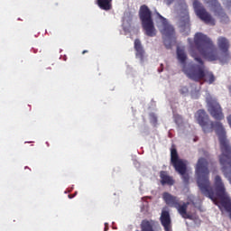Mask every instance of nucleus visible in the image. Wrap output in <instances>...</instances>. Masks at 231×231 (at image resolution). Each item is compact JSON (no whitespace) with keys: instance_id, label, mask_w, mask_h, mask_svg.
I'll use <instances>...</instances> for the list:
<instances>
[{"instance_id":"nucleus-18","label":"nucleus","mask_w":231,"mask_h":231,"mask_svg":"<svg viewBox=\"0 0 231 231\" xmlns=\"http://www.w3.org/2000/svg\"><path fill=\"white\" fill-rule=\"evenodd\" d=\"M179 174H180V176H182V180H183L184 183H189V180H190V178L187 174V164H185V171H184V172L183 173L179 172Z\"/></svg>"},{"instance_id":"nucleus-15","label":"nucleus","mask_w":231,"mask_h":231,"mask_svg":"<svg viewBox=\"0 0 231 231\" xmlns=\"http://www.w3.org/2000/svg\"><path fill=\"white\" fill-rule=\"evenodd\" d=\"M113 2V0H97V5L99 6V8H101V10H111L112 5L111 3Z\"/></svg>"},{"instance_id":"nucleus-16","label":"nucleus","mask_w":231,"mask_h":231,"mask_svg":"<svg viewBox=\"0 0 231 231\" xmlns=\"http://www.w3.org/2000/svg\"><path fill=\"white\" fill-rule=\"evenodd\" d=\"M180 30L181 32H190V20L189 18L180 22Z\"/></svg>"},{"instance_id":"nucleus-6","label":"nucleus","mask_w":231,"mask_h":231,"mask_svg":"<svg viewBox=\"0 0 231 231\" xmlns=\"http://www.w3.org/2000/svg\"><path fill=\"white\" fill-rule=\"evenodd\" d=\"M156 24L157 28H159L160 32L166 39H175L176 37V30L172 24L169 23V21L166 20L165 17L161 15L160 13L156 12Z\"/></svg>"},{"instance_id":"nucleus-8","label":"nucleus","mask_w":231,"mask_h":231,"mask_svg":"<svg viewBox=\"0 0 231 231\" xmlns=\"http://www.w3.org/2000/svg\"><path fill=\"white\" fill-rule=\"evenodd\" d=\"M206 102L208 104V111L215 120H223L225 118L223 108H221V105L216 99L212 97H208Z\"/></svg>"},{"instance_id":"nucleus-14","label":"nucleus","mask_w":231,"mask_h":231,"mask_svg":"<svg viewBox=\"0 0 231 231\" xmlns=\"http://www.w3.org/2000/svg\"><path fill=\"white\" fill-rule=\"evenodd\" d=\"M177 59L180 64H185V62H187V53H185L184 49L180 47L177 48Z\"/></svg>"},{"instance_id":"nucleus-3","label":"nucleus","mask_w":231,"mask_h":231,"mask_svg":"<svg viewBox=\"0 0 231 231\" xmlns=\"http://www.w3.org/2000/svg\"><path fill=\"white\" fill-rule=\"evenodd\" d=\"M191 57H193L194 60L199 63L191 64L188 68L183 69V72L186 74L188 79L193 80L194 82H201L200 86H203V82H208V84H214L216 81V77L214 73L207 69L205 67V62L196 51H191Z\"/></svg>"},{"instance_id":"nucleus-13","label":"nucleus","mask_w":231,"mask_h":231,"mask_svg":"<svg viewBox=\"0 0 231 231\" xmlns=\"http://www.w3.org/2000/svg\"><path fill=\"white\" fill-rule=\"evenodd\" d=\"M154 225V221L144 219L141 222V230L142 231H154L152 227Z\"/></svg>"},{"instance_id":"nucleus-20","label":"nucleus","mask_w":231,"mask_h":231,"mask_svg":"<svg viewBox=\"0 0 231 231\" xmlns=\"http://www.w3.org/2000/svg\"><path fill=\"white\" fill-rule=\"evenodd\" d=\"M177 3L180 6H182V8L186 5L185 0H177Z\"/></svg>"},{"instance_id":"nucleus-23","label":"nucleus","mask_w":231,"mask_h":231,"mask_svg":"<svg viewBox=\"0 0 231 231\" xmlns=\"http://www.w3.org/2000/svg\"><path fill=\"white\" fill-rule=\"evenodd\" d=\"M69 198L72 199V198H75V195H69Z\"/></svg>"},{"instance_id":"nucleus-24","label":"nucleus","mask_w":231,"mask_h":231,"mask_svg":"<svg viewBox=\"0 0 231 231\" xmlns=\"http://www.w3.org/2000/svg\"><path fill=\"white\" fill-rule=\"evenodd\" d=\"M86 53H88V51H82V55H84V54H86Z\"/></svg>"},{"instance_id":"nucleus-5","label":"nucleus","mask_w":231,"mask_h":231,"mask_svg":"<svg viewBox=\"0 0 231 231\" xmlns=\"http://www.w3.org/2000/svg\"><path fill=\"white\" fill-rule=\"evenodd\" d=\"M162 199L168 207L176 208L183 219H192V215L187 212V209L189 208V202H183L181 204L178 197L173 196L169 192L162 193Z\"/></svg>"},{"instance_id":"nucleus-12","label":"nucleus","mask_w":231,"mask_h":231,"mask_svg":"<svg viewBox=\"0 0 231 231\" xmlns=\"http://www.w3.org/2000/svg\"><path fill=\"white\" fill-rule=\"evenodd\" d=\"M134 49L137 51L136 57H138L141 60H143V53H145V51H143V47H142V42H140L139 39L134 41Z\"/></svg>"},{"instance_id":"nucleus-17","label":"nucleus","mask_w":231,"mask_h":231,"mask_svg":"<svg viewBox=\"0 0 231 231\" xmlns=\"http://www.w3.org/2000/svg\"><path fill=\"white\" fill-rule=\"evenodd\" d=\"M150 122L153 127H156V125H158V117L156 116V114L154 113L150 114Z\"/></svg>"},{"instance_id":"nucleus-21","label":"nucleus","mask_w":231,"mask_h":231,"mask_svg":"<svg viewBox=\"0 0 231 231\" xmlns=\"http://www.w3.org/2000/svg\"><path fill=\"white\" fill-rule=\"evenodd\" d=\"M174 2V0H167V5H172V3Z\"/></svg>"},{"instance_id":"nucleus-4","label":"nucleus","mask_w":231,"mask_h":231,"mask_svg":"<svg viewBox=\"0 0 231 231\" xmlns=\"http://www.w3.org/2000/svg\"><path fill=\"white\" fill-rule=\"evenodd\" d=\"M139 18L143 30L147 37H156V27H154V20H152V12L146 5H141L139 9Z\"/></svg>"},{"instance_id":"nucleus-9","label":"nucleus","mask_w":231,"mask_h":231,"mask_svg":"<svg viewBox=\"0 0 231 231\" xmlns=\"http://www.w3.org/2000/svg\"><path fill=\"white\" fill-rule=\"evenodd\" d=\"M171 163L173 165L176 172H180L183 174L185 172V162L183 160L180 159L178 155V150L176 148L171 149Z\"/></svg>"},{"instance_id":"nucleus-7","label":"nucleus","mask_w":231,"mask_h":231,"mask_svg":"<svg viewBox=\"0 0 231 231\" xmlns=\"http://www.w3.org/2000/svg\"><path fill=\"white\" fill-rule=\"evenodd\" d=\"M193 7L197 17L205 23V24H211V26H216V20L212 17V14L207 12L203 4L198 0L193 2Z\"/></svg>"},{"instance_id":"nucleus-11","label":"nucleus","mask_w":231,"mask_h":231,"mask_svg":"<svg viewBox=\"0 0 231 231\" xmlns=\"http://www.w3.org/2000/svg\"><path fill=\"white\" fill-rule=\"evenodd\" d=\"M160 179H161V185L162 186L168 185V187H172V185L176 183V180H174V178L169 175V172H167L166 171H160Z\"/></svg>"},{"instance_id":"nucleus-25","label":"nucleus","mask_w":231,"mask_h":231,"mask_svg":"<svg viewBox=\"0 0 231 231\" xmlns=\"http://www.w3.org/2000/svg\"><path fill=\"white\" fill-rule=\"evenodd\" d=\"M199 89H201V87H199V90H198V92H199Z\"/></svg>"},{"instance_id":"nucleus-19","label":"nucleus","mask_w":231,"mask_h":231,"mask_svg":"<svg viewBox=\"0 0 231 231\" xmlns=\"http://www.w3.org/2000/svg\"><path fill=\"white\" fill-rule=\"evenodd\" d=\"M180 95H187L189 93V88L187 87H181L180 89Z\"/></svg>"},{"instance_id":"nucleus-10","label":"nucleus","mask_w":231,"mask_h":231,"mask_svg":"<svg viewBox=\"0 0 231 231\" xmlns=\"http://www.w3.org/2000/svg\"><path fill=\"white\" fill-rule=\"evenodd\" d=\"M161 225L164 231H172V220L171 219V213L167 210H162L160 217Z\"/></svg>"},{"instance_id":"nucleus-22","label":"nucleus","mask_w":231,"mask_h":231,"mask_svg":"<svg viewBox=\"0 0 231 231\" xmlns=\"http://www.w3.org/2000/svg\"><path fill=\"white\" fill-rule=\"evenodd\" d=\"M164 44H165V46H166V48L169 50V49H171V45H167V43L164 42Z\"/></svg>"},{"instance_id":"nucleus-1","label":"nucleus","mask_w":231,"mask_h":231,"mask_svg":"<svg viewBox=\"0 0 231 231\" xmlns=\"http://www.w3.org/2000/svg\"><path fill=\"white\" fill-rule=\"evenodd\" d=\"M195 118L204 133H212L215 129L218 136L220 152L219 163L222 165V172L231 183V145L230 141L226 139V131L223 124L219 121H210L208 115L203 109H199L195 114Z\"/></svg>"},{"instance_id":"nucleus-2","label":"nucleus","mask_w":231,"mask_h":231,"mask_svg":"<svg viewBox=\"0 0 231 231\" xmlns=\"http://www.w3.org/2000/svg\"><path fill=\"white\" fill-rule=\"evenodd\" d=\"M194 44L201 57L209 62L214 60L226 62L230 59V41L225 36L217 38V47H216L210 37L202 32H197L194 36Z\"/></svg>"}]
</instances>
